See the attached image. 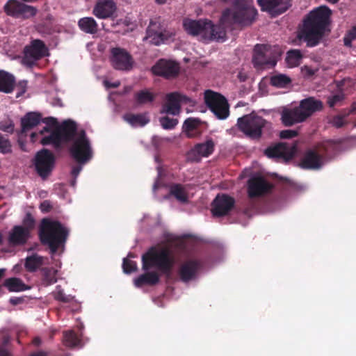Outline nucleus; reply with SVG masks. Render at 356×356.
Returning a JSON list of instances; mask_svg holds the SVG:
<instances>
[{
	"mask_svg": "<svg viewBox=\"0 0 356 356\" xmlns=\"http://www.w3.org/2000/svg\"><path fill=\"white\" fill-rule=\"evenodd\" d=\"M204 32V40H223L225 37V31L220 25H213L211 21L207 20Z\"/></svg>",
	"mask_w": 356,
	"mask_h": 356,
	"instance_id": "nucleus-29",
	"label": "nucleus"
},
{
	"mask_svg": "<svg viewBox=\"0 0 356 356\" xmlns=\"http://www.w3.org/2000/svg\"><path fill=\"white\" fill-rule=\"evenodd\" d=\"M207 24V19L193 20L186 19L183 22L184 27L188 33L192 35H200L203 39H204Z\"/></svg>",
	"mask_w": 356,
	"mask_h": 356,
	"instance_id": "nucleus-25",
	"label": "nucleus"
},
{
	"mask_svg": "<svg viewBox=\"0 0 356 356\" xmlns=\"http://www.w3.org/2000/svg\"><path fill=\"white\" fill-rule=\"evenodd\" d=\"M155 99V95L147 90H142L135 94V99L138 104H145L152 102Z\"/></svg>",
	"mask_w": 356,
	"mask_h": 356,
	"instance_id": "nucleus-41",
	"label": "nucleus"
},
{
	"mask_svg": "<svg viewBox=\"0 0 356 356\" xmlns=\"http://www.w3.org/2000/svg\"><path fill=\"white\" fill-rule=\"evenodd\" d=\"M122 268L124 273L130 274L137 270V264L135 261L124 258L123 259Z\"/></svg>",
	"mask_w": 356,
	"mask_h": 356,
	"instance_id": "nucleus-49",
	"label": "nucleus"
},
{
	"mask_svg": "<svg viewBox=\"0 0 356 356\" xmlns=\"http://www.w3.org/2000/svg\"><path fill=\"white\" fill-rule=\"evenodd\" d=\"M355 39H356V25L345 35L343 38L344 44L347 47H350L351 42Z\"/></svg>",
	"mask_w": 356,
	"mask_h": 356,
	"instance_id": "nucleus-53",
	"label": "nucleus"
},
{
	"mask_svg": "<svg viewBox=\"0 0 356 356\" xmlns=\"http://www.w3.org/2000/svg\"><path fill=\"white\" fill-rule=\"evenodd\" d=\"M215 144L212 139L204 143L196 144L186 154L187 160L191 162H200L202 157H208L214 151Z\"/></svg>",
	"mask_w": 356,
	"mask_h": 356,
	"instance_id": "nucleus-16",
	"label": "nucleus"
},
{
	"mask_svg": "<svg viewBox=\"0 0 356 356\" xmlns=\"http://www.w3.org/2000/svg\"><path fill=\"white\" fill-rule=\"evenodd\" d=\"M40 209L42 212H49L52 209V206L50 202L47 200H44L40 204Z\"/></svg>",
	"mask_w": 356,
	"mask_h": 356,
	"instance_id": "nucleus-56",
	"label": "nucleus"
},
{
	"mask_svg": "<svg viewBox=\"0 0 356 356\" xmlns=\"http://www.w3.org/2000/svg\"><path fill=\"white\" fill-rule=\"evenodd\" d=\"M200 120L197 118H188L183 125V129L187 133L194 131L200 124Z\"/></svg>",
	"mask_w": 356,
	"mask_h": 356,
	"instance_id": "nucleus-46",
	"label": "nucleus"
},
{
	"mask_svg": "<svg viewBox=\"0 0 356 356\" xmlns=\"http://www.w3.org/2000/svg\"><path fill=\"white\" fill-rule=\"evenodd\" d=\"M237 77L241 82H244L247 80L248 76L246 72L243 70H240L238 73Z\"/></svg>",
	"mask_w": 356,
	"mask_h": 356,
	"instance_id": "nucleus-60",
	"label": "nucleus"
},
{
	"mask_svg": "<svg viewBox=\"0 0 356 356\" xmlns=\"http://www.w3.org/2000/svg\"><path fill=\"white\" fill-rule=\"evenodd\" d=\"M235 204L234 197L227 194H218L211 203V213L214 217L228 215Z\"/></svg>",
	"mask_w": 356,
	"mask_h": 356,
	"instance_id": "nucleus-12",
	"label": "nucleus"
},
{
	"mask_svg": "<svg viewBox=\"0 0 356 356\" xmlns=\"http://www.w3.org/2000/svg\"><path fill=\"white\" fill-rule=\"evenodd\" d=\"M291 82V79L283 74H276L270 78L271 85L277 88L286 87Z\"/></svg>",
	"mask_w": 356,
	"mask_h": 356,
	"instance_id": "nucleus-42",
	"label": "nucleus"
},
{
	"mask_svg": "<svg viewBox=\"0 0 356 356\" xmlns=\"http://www.w3.org/2000/svg\"><path fill=\"white\" fill-rule=\"evenodd\" d=\"M31 237V234L20 225H15L8 235V242L13 246L24 245Z\"/></svg>",
	"mask_w": 356,
	"mask_h": 356,
	"instance_id": "nucleus-23",
	"label": "nucleus"
},
{
	"mask_svg": "<svg viewBox=\"0 0 356 356\" xmlns=\"http://www.w3.org/2000/svg\"><path fill=\"white\" fill-rule=\"evenodd\" d=\"M3 131L12 133L13 131L14 126L12 124L6 126V127L1 128Z\"/></svg>",
	"mask_w": 356,
	"mask_h": 356,
	"instance_id": "nucleus-61",
	"label": "nucleus"
},
{
	"mask_svg": "<svg viewBox=\"0 0 356 356\" xmlns=\"http://www.w3.org/2000/svg\"><path fill=\"white\" fill-rule=\"evenodd\" d=\"M31 356H47V355L44 351H39V352L32 354Z\"/></svg>",
	"mask_w": 356,
	"mask_h": 356,
	"instance_id": "nucleus-64",
	"label": "nucleus"
},
{
	"mask_svg": "<svg viewBox=\"0 0 356 356\" xmlns=\"http://www.w3.org/2000/svg\"><path fill=\"white\" fill-rule=\"evenodd\" d=\"M281 120L286 127H291L303 122L296 107L293 108H284L281 113Z\"/></svg>",
	"mask_w": 356,
	"mask_h": 356,
	"instance_id": "nucleus-27",
	"label": "nucleus"
},
{
	"mask_svg": "<svg viewBox=\"0 0 356 356\" xmlns=\"http://www.w3.org/2000/svg\"><path fill=\"white\" fill-rule=\"evenodd\" d=\"M63 343L65 346L72 348L81 346V340L73 330L63 332Z\"/></svg>",
	"mask_w": 356,
	"mask_h": 356,
	"instance_id": "nucleus-38",
	"label": "nucleus"
},
{
	"mask_svg": "<svg viewBox=\"0 0 356 356\" xmlns=\"http://www.w3.org/2000/svg\"><path fill=\"white\" fill-rule=\"evenodd\" d=\"M116 10V5L112 0H99L93 8L92 13L99 19L111 17Z\"/></svg>",
	"mask_w": 356,
	"mask_h": 356,
	"instance_id": "nucleus-24",
	"label": "nucleus"
},
{
	"mask_svg": "<svg viewBox=\"0 0 356 356\" xmlns=\"http://www.w3.org/2000/svg\"><path fill=\"white\" fill-rule=\"evenodd\" d=\"M267 124L264 118L252 112L238 118L236 125L247 137L258 140L261 137L263 129Z\"/></svg>",
	"mask_w": 356,
	"mask_h": 356,
	"instance_id": "nucleus-5",
	"label": "nucleus"
},
{
	"mask_svg": "<svg viewBox=\"0 0 356 356\" xmlns=\"http://www.w3.org/2000/svg\"><path fill=\"white\" fill-rule=\"evenodd\" d=\"M35 220L32 214L29 212L26 213L24 218L22 220V225L20 226L22 227L25 230L31 234L33 230L35 227Z\"/></svg>",
	"mask_w": 356,
	"mask_h": 356,
	"instance_id": "nucleus-44",
	"label": "nucleus"
},
{
	"mask_svg": "<svg viewBox=\"0 0 356 356\" xmlns=\"http://www.w3.org/2000/svg\"><path fill=\"white\" fill-rule=\"evenodd\" d=\"M24 52L22 64L31 67L36 60L47 55L48 49L42 41L35 40L29 46L25 47Z\"/></svg>",
	"mask_w": 356,
	"mask_h": 356,
	"instance_id": "nucleus-11",
	"label": "nucleus"
},
{
	"mask_svg": "<svg viewBox=\"0 0 356 356\" xmlns=\"http://www.w3.org/2000/svg\"><path fill=\"white\" fill-rule=\"evenodd\" d=\"M11 144L8 139L5 138L0 134V152L3 154H8L11 152Z\"/></svg>",
	"mask_w": 356,
	"mask_h": 356,
	"instance_id": "nucleus-51",
	"label": "nucleus"
},
{
	"mask_svg": "<svg viewBox=\"0 0 356 356\" xmlns=\"http://www.w3.org/2000/svg\"><path fill=\"white\" fill-rule=\"evenodd\" d=\"M263 10L275 16L285 12L290 6L289 0H257Z\"/></svg>",
	"mask_w": 356,
	"mask_h": 356,
	"instance_id": "nucleus-20",
	"label": "nucleus"
},
{
	"mask_svg": "<svg viewBox=\"0 0 356 356\" xmlns=\"http://www.w3.org/2000/svg\"><path fill=\"white\" fill-rule=\"evenodd\" d=\"M180 63L172 58H161L152 67H179Z\"/></svg>",
	"mask_w": 356,
	"mask_h": 356,
	"instance_id": "nucleus-50",
	"label": "nucleus"
},
{
	"mask_svg": "<svg viewBox=\"0 0 356 356\" xmlns=\"http://www.w3.org/2000/svg\"><path fill=\"white\" fill-rule=\"evenodd\" d=\"M166 102L162 106L161 113L172 115H179L181 111V104H190L192 100L188 96L178 92H173L166 95Z\"/></svg>",
	"mask_w": 356,
	"mask_h": 356,
	"instance_id": "nucleus-9",
	"label": "nucleus"
},
{
	"mask_svg": "<svg viewBox=\"0 0 356 356\" xmlns=\"http://www.w3.org/2000/svg\"><path fill=\"white\" fill-rule=\"evenodd\" d=\"M160 122L164 129H172L178 124V120L165 116L161 118Z\"/></svg>",
	"mask_w": 356,
	"mask_h": 356,
	"instance_id": "nucleus-48",
	"label": "nucleus"
},
{
	"mask_svg": "<svg viewBox=\"0 0 356 356\" xmlns=\"http://www.w3.org/2000/svg\"><path fill=\"white\" fill-rule=\"evenodd\" d=\"M0 356H12V355L7 350L0 348Z\"/></svg>",
	"mask_w": 356,
	"mask_h": 356,
	"instance_id": "nucleus-63",
	"label": "nucleus"
},
{
	"mask_svg": "<svg viewBox=\"0 0 356 356\" xmlns=\"http://www.w3.org/2000/svg\"><path fill=\"white\" fill-rule=\"evenodd\" d=\"M42 282L45 286L51 285L57 282V270L54 268L44 267L40 269Z\"/></svg>",
	"mask_w": 356,
	"mask_h": 356,
	"instance_id": "nucleus-37",
	"label": "nucleus"
},
{
	"mask_svg": "<svg viewBox=\"0 0 356 356\" xmlns=\"http://www.w3.org/2000/svg\"><path fill=\"white\" fill-rule=\"evenodd\" d=\"M141 259L142 268L145 273L134 280L136 287L155 286L159 283L161 275L167 277L170 276L175 259L168 248L152 246L142 255Z\"/></svg>",
	"mask_w": 356,
	"mask_h": 356,
	"instance_id": "nucleus-1",
	"label": "nucleus"
},
{
	"mask_svg": "<svg viewBox=\"0 0 356 356\" xmlns=\"http://www.w3.org/2000/svg\"><path fill=\"white\" fill-rule=\"evenodd\" d=\"M111 60L118 67H132L134 60L131 54L125 49L119 47L111 49Z\"/></svg>",
	"mask_w": 356,
	"mask_h": 356,
	"instance_id": "nucleus-19",
	"label": "nucleus"
},
{
	"mask_svg": "<svg viewBox=\"0 0 356 356\" xmlns=\"http://www.w3.org/2000/svg\"><path fill=\"white\" fill-rule=\"evenodd\" d=\"M42 120V115L39 113L29 112L21 119L22 134L36 127Z\"/></svg>",
	"mask_w": 356,
	"mask_h": 356,
	"instance_id": "nucleus-28",
	"label": "nucleus"
},
{
	"mask_svg": "<svg viewBox=\"0 0 356 356\" xmlns=\"http://www.w3.org/2000/svg\"><path fill=\"white\" fill-rule=\"evenodd\" d=\"M294 149V147L285 143H278L268 147L264 151V154L270 159H283L288 161L293 156Z\"/></svg>",
	"mask_w": 356,
	"mask_h": 356,
	"instance_id": "nucleus-14",
	"label": "nucleus"
},
{
	"mask_svg": "<svg viewBox=\"0 0 356 356\" xmlns=\"http://www.w3.org/2000/svg\"><path fill=\"white\" fill-rule=\"evenodd\" d=\"M345 95L342 92H339L327 97V103L330 108H333L335 106L341 105L343 101Z\"/></svg>",
	"mask_w": 356,
	"mask_h": 356,
	"instance_id": "nucleus-47",
	"label": "nucleus"
},
{
	"mask_svg": "<svg viewBox=\"0 0 356 356\" xmlns=\"http://www.w3.org/2000/svg\"><path fill=\"white\" fill-rule=\"evenodd\" d=\"M318 68H301V76L307 80H313Z\"/></svg>",
	"mask_w": 356,
	"mask_h": 356,
	"instance_id": "nucleus-52",
	"label": "nucleus"
},
{
	"mask_svg": "<svg viewBox=\"0 0 356 356\" xmlns=\"http://www.w3.org/2000/svg\"><path fill=\"white\" fill-rule=\"evenodd\" d=\"M70 231L61 222L49 218L41 220L38 229L39 239L42 245H47L52 254L60 248H64Z\"/></svg>",
	"mask_w": 356,
	"mask_h": 356,
	"instance_id": "nucleus-3",
	"label": "nucleus"
},
{
	"mask_svg": "<svg viewBox=\"0 0 356 356\" xmlns=\"http://www.w3.org/2000/svg\"><path fill=\"white\" fill-rule=\"evenodd\" d=\"M303 122L309 118L314 113L323 108L321 101L309 97L300 101L298 106H296Z\"/></svg>",
	"mask_w": 356,
	"mask_h": 356,
	"instance_id": "nucleus-18",
	"label": "nucleus"
},
{
	"mask_svg": "<svg viewBox=\"0 0 356 356\" xmlns=\"http://www.w3.org/2000/svg\"><path fill=\"white\" fill-rule=\"evenodd\" d=\"M70 156L79 164L85 165L93 156L90 141L84 129H80L69 147Z\"/></svg>",
	"mask_w": 356,
	"mask_h": 356,
	"instance_id": "nucleus-4",
	"label": "nucleus"
},
{
	"mask_svg": "<svg viewBox=\"0 0 356 356\" xmlns=\"http://www.w3.org/2000/svg\"><path fill=\"white\" fill-rule=\"evenodd\" d=\"M56 129L63 143L72 142L79 131L77 129L76 123L72 120H64L60 125L56 127Z\"/></svg>",
	"mask_w": 356,
	"mask_h": 356,
	"instance_id": "nucleus-21",
	"label": "nucleus"
},
{
	"mask_svg": "<svg viewBox=\"0 0 356 356\" xmlns=\"http://www.w3.org/2000/svg\"><path fill=\"white\" fill-rule=\"evenodd\" d=\"M82 165L79 163L77 165H74L71 170V175L73 177L76 178L78 175H79L80 172L82 170Z\"/></svg>",
	"mask_w": 356,
	"mask_h": 356,
	"instance_id": "nucleus-57",
	"label": "nucleus"
},
{
	"mask_svg": "<svg viewBox=\"0 0 356 356\" xmlns=\"http://www.w3.org/2000/svg\"><path fill=\"white\" fill-rule=\"evenodd\" d=\"M42 121L48 126H56L58 124L56 118L53 117L45 118Z\"/></svg>",
	"mask_w": 356,
	"mask_h": 356,
	"instance_id": "nucleus-58",
	"label": "nucleus"
},
{
	"mask_svg": "<svg viewBox=\"0 0 356 356\" xmlns=\"http://www.w3.org/2000/svg\"><path fill=\"white\" fill-rule=\"evenodd\" d=\"M202 264L200 260L191 259L183 262L178 270V274L181 281L188 282L194 280L199 270L201 269Z\"/></svg>",
	"mask_w": 356,
	"mask_h": 356,
	"instance_id": "nucleus-15",
	"label": "nucleus"
},
{
	"mask_svg": "<svg viewBox=\"0 0 356 356\" xmlns=\"http://www.w3.org/2000/svg\"><path fill=\"white\" fill-rule=\"evenodd\" d=\"M53 296L56 300L65 303L70 302L73 299V297L70 295H65L61 286L59 285L56 286V291L53 293Z\"/></svg>",
	"mask_w": 356,
	"mask_h": 356,
	"instance_id": "nucleus-45",
	"label": "nucleus"
},
{
	"mask_svg": "<svg viewBox=\"0 0 356 356\" xmlns=\"http://www.w3.org/2000/svg\"><path fill=\"white\" fill-rule=\"evenodd\" d=\"M168 38L165 27L161 24L159 19H151L147 29L145 40L150 43L159 45L164 42Z\"/></svg>",
	"mask_w": 356,
	"mask_h": 356,
	"instance_id": "nucleus-13",
	"label": "nucleus"
},
{
	"mask_svg": "<svg viewBox=\"0 0 356 356\" xmlns=\"http://www.w3.org/2000/svg\"><path fill=\"white\" fill-rule=\"evenodd\" d=\"M44 257L33 253L28 256L24 262V267L29 273H33L40 269L44 264Z\"/></svg>",
	"mask_w": 356,
	"mask_h": 356,
	"instance_id": "nucleus-31",
	"label": "nucleus"
},
{
	"mask_svg": "<svg viewBox=\"0 0 356 356\" xmlns=\"http://www.w3.org/2000/svg\"><path fill=\"white\" fill-rule=\"evenodd\" d=\"M3 286L6 287L9 291L12 292L24 291L30 289L21 279L17 277L6 279L4 281Z\"/></svg>",
	"mask_w": 356,
	"mask_h": 356,
	"instance_id": "nucleus-35",
	"label": "nucleus"
},
{
	"mask_svg": "<svg viewBox=\"0 0 356 356\" xmlns=\"http://www.w3.org/2000/svg\"><path fill=\"white\" fill-rule=\"evenodd\" d=\"M323 164V156L321 153L314 149L307 151L302 159L300 166L304 169L316 170Z\"/></svg>",
	"mask_w": 356,
	"mask_h": 356,
	"instance_id": "nucleus-22",
	"label": "nucleus"
},
{
	"mask_svg": "<svg viewBox=\"0 0 356 356\" xmlns=\"http://www.w3.org/2000/svg\"><path fill=\"white\" fill-rule=\"evenodd\" d=\"M153 74L166 79L176 78L180 73V68H150Z\"/></svg>",
	"mask_w": 356,
	"mask_h": 356,
	"instance_id": "nucleus-39",
	"label": "nucleus"
},
{
	"mask_svg": "<svg viewBox=\"0 0 356 356\" xmlns=\"http://www.w3.org/2000/svg\"><path fill=\"white\" fill-rule=\"evenodd\" d=\"M15 86V76L8 72L0 70V92L11 93Z\"/></svg>",
	"mask_w": 356,
	"mask_h": 356,
	"instance_id": "nucleus-30",
	"label": "nucleus"
},
{
	"mask_svg": "<svg viewBox=\"0 0 356 356\" xmlns=\"http://www.w3.org/2000/svg\"><path fill=\"white\" fill-rule=\"evenodd\" d=\"M302 58L301 53L299 50L294 49L287 52L286 60L289 67H298L300 63V60Z\"/></svg>",
	"mask_w": 356,
	"mask_h": 356,
	"instance_id": "nucleus-43",
	"label": "nucleus"
},
{
	"mask_svg": "<svg viewBox=\"0 0 356 356\" xmlns=\"http://www.w3.org/2000/svg\"><path fill=\"white\" fill-rule=\"evenodd\" d=\"M331 10L324 6L312 10L305 18L303 26L298 33V38L308 46L317 45L327 31L330 20Z\"/></svg>",
	"mask_w": 356,
	"mask_h": 356,
	"instance_id": "nucleus-2",
	"label": "nucleus"
},
{
	"mask_svg": "<svg viewBox=\"0 0 356 356\" xmlns=\"http://www.w3.org/2000/svg\"><path fill=\"white\" fill-rule=\"evenodd\" d=\"M340 143L336 140H328L322 142L318 146L319 152L323 156L336 154L339 149Z\"/></svg>",
	"mask_w": 356,
	"mask_h": 356,
	"instance_id": "nucleus-34",
	"label": "nucleus"
},
{
	"mask_svg": "<svg viewBox=\"0 0 356 356\" xmlns=\"http://www.w3.org/2000/svg\"><path fill=\"white\" fill-rule=\"evenodd\" d=\"M56 158L54 154L47 149H42L37 152L34 165L37 173L43 179L47 178L54 168Z\"/></svg>",
	"mask_w": 356,
	"mask_h": 356,
	"instance_id": "nucleus-8",
	"label": "nucleus"
},
{
	"mask_svg": "<svg viewBox=\"0 0 356 356\" xmlns=\"http://www.w3.org/2000/svg\"><path fill=\"white\" fill-rule=\"evenodd\" d=\"M170 194L178 201L185 203L188 201V195L184 188L179 184H173L170 188Z\"/></svg>",
	"mask_w": 356,
	"mask_h": 356,
	"instance_id": "nucleus-40",
	"label": "nucleus"
},
{
	"mask_svg": "<svg viewBox=\"0 0 356 356\" xmlns=\"http://www.w3.org/2000/svg\"><path fill=\"white\" fill-rule=\"evenodd\" d=\"M280 56V52L277 49H272L266 45L257 44L254 47L252 61L254 67H275Z\"/></svg>",
	"mask_w": 356,
	"mask_h": 356,
	"instance_id": "nucleus-7",
	"label": "nucleus"
},
{
	"mask_svg": "<svg viewBox=\"0 0 356 356\" xmlns=\"http://www.w3.org/2000/svg\"><path fill=\"white\" fill-rule=\"evenodd\" d=\"M17 87L19 90L16 95V97L18 98L26 92V88H27V81H20L17 83Z\"/></svg>",
	"mask_w": 356,
	"mask_h": 356,
	"instance_id": "nucleus-55",
	"label": "nucleus"
},
{
	"mask_svg": "<svg viewBox=\"0 0 356 356\" xmlns=\"http://www.w3.org/2000/svg\"><path fill=\"white\" fill-rule=\"evenodd\" d=\"M204 102L207 107L220 120L226 119L229 114V106L226 98L211 90L204 92Z\"/></svg>",
	"mask_w": 356,
	"mask_h": 356,
	"instance_id": "nucleus-6",
	"label": "nucleus"
},
{
	"mask_svg": "<svg viewBox=\"0 0 356 356\" xmlns=\"http://www.w3.org/2000/svg\"><path fill=\"white\" fill-rule=\"evenodd\" d=\"M123 119L132 127H143L149 122V118L143 113H126L123 115Z\"/></svg>",
	"mask_w": 356,
	"mask_h": 356,
	"instance_id": "nucleus-33",
	"label": "nucleus"
},
{
	"mask_svg": "<svg viewBox=\"0 0 356 356\" xmlns=\"http://www.w3.org/2000/svg\"><path fill=\"white\" fill-rule=\"evenodd\" d=\"M104 86L108 88H117L120 86V81H115L113 83H111L108 81H104Z\"/></svg>",
	"mask_w": 356,
	"mask_h": 356,
	"instance_id": "nucleus-59",
	"label": "nucleus"
},
{
	"mask_svg": "<svg viewBox=\"0 0 356 356\" xmlns=\"http://www.w3.org/2000/svg\"><path fill=\"white\" fill-rule=\"evenodd\" d=\"M298 136V131L295 130L286 129L280 131V137L281 138H293Z\"/></svg>",
	"mask_w": 356,
	"mask_h": 356,
	"instance_id": "nucleus-54",
	"label": "nucleus"
},
{
	"mask_svg": "<svg viewBox=\"0 0 356 356\" xmlns=\"http://www.w3.org/2000/svg\"><path fill=\"white\" fill-rule=\"evenodd\" d=\"M4 10L9 16L15 18L27 19L33 17L37 9L17 0H9L4 6Z\"/></svg>",
	"mask_w": 356,
	"mask_h": 356,
	"instance_id": "nucleus-10",
	"label": "nucleus"
},
{
	"mask_svg": "<svg viewBox=\"0 0 356 356\" xmlns=\"http://www.w3.org/2000/svg\"><path fill=\"white\" fill-rule=\"evenodd\" d=\"M272 186L262 177H254L248 181V193L250 198L268 193Z\"/></svg>",
	"mask_w": 356,
	"mask_h": 356,
	"instance_id": "nucleus-17",
	"label": "nucleus"
},
{
	"mask_svg": "<svg viewBox=\"0 0 356 356\" xmlns=\"http://www.w3.org/2000/svg\"><path fill=\"white\" fill-rule=\"evenodd\" d=\"M78 26L83 32L88 34H95L99 30L97 22L91 17L81 18L78 21Z\"/></svg>",
	"mask_w": 356,
	"mask_h": 356,
	"instance_id": "nucleus-32",
	"label": "nucleus"
},
{
	"mask_svg": "<svg viewBox=\"0 0 356 356\" xmlns=\"http://www.w3.org/2000/svg\"><path fill=\"white\" fill-rule=\"evenodd\" d=\"M356 113V102H354L351 108L343 114H339L333 116L329 121V122L334 127L339 129L343 127L344 125L347 124L346 121V118H347L349 115Z\"/></svg>",
	"mask_w": 356,
	"mask_h": 356,
	"instance_id": "nucleus-36",
	"label": "nucleus"
},
{
	"mask_svg": "<svg viewBox=\"0 0 356 356\" xmlns=\"http://www.w3.org/2000/svg\"><path fill=\"white\" fill-rule=\"evenodd\" d=\"M44 132H50V134L42 138L41 143L43 145H52L56 149H61L63 143L56 128L51 131L49 127H45L40 134H43Z\"/></svg>",
	"mask_w": 356,
	"mask_h": 356,
	"instance_id": "nucleus-26",
	"label": "nucleus"
},
{
	"mask_svg": "<svg viewBox=\"0 0 356 356\" xmlns=\"http://www.w3.org/2000/svg\"><path fill=\"white\" fill-rule=\"evenodd\" d=\"M10 302L13 305H16L21 302V299L19 298H11Z\"/></svg>",
	"mask_w": 356,
	"mask_h": 356,
	"instance_id": "nucleus-62",
	"label": "nucleus"
}]
</instances>
